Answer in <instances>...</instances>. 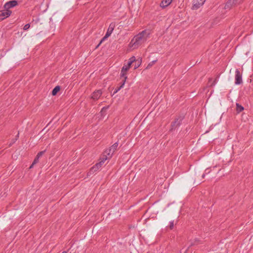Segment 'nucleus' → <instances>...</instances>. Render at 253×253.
Wrapping results in <instances>:
<instances>
[{
    "mask_svg": "<svg viewBox=\"0 0 253 253\" xmlns=\"http://www.w3.org/2000/svg\"><path fill=\"white\" fill-rule=\"evenodd\" d=\"M98 169H99V168L96 167L95 165L94 166H93L91 168L89 171L88 172L87 175H88L89 174L93 173L94 172L96 171Z\"/></svg>",
    "mask_w": 253,
    "mask_h": 253,
    "instance_id": "nucleus-16",
    "label": "nucleus"
},
{
    "mask_svg": "<svg viewBox=\"0 0 253 253\" xmlns=\"http://www.w3.org/2000/svg\"><path fill=\"white\" fill-rule=\"evenodd\" d=\"M172 0H163L160 3V6L162 8H165L171 3Z\"/></svg>",
    "mask_w": 253,
    "mask_h": 253,
    "instance_id": "nucleus-12",
    "label": "nucleus"
},
{
    "mask_svg": "<svg viewBox=\"0 0 253 253\" xmlns=\"http://www.w3.org/2000/svg\"><path fill=\"white\" fill-rule=\"evenodd\" d=\"M39 158L36 156V157L35 158V159L34 160V161L33 162V165H35V164L38 163L39 162Z\"/></svg>",
    "mask_w": 253,
    "mask_h": 253,
    "instance_id": "nucleus-21",
    "label": "nucleus"
},
{
    "mask_svg": "<svg viewBox=\"0 0 253 253\" xmlns=\"http://www.w3.org/2000/svg\"><path fill=\"white\" fill-rule=\"evenodd\" d=\"M235 73V84H240L242 83V74L238 69L236 70Z\"/></svg>",
    "mask_w": 253,
    "mask_h": 253,
    "instance_id": "nucleus-9",
    "label": "nucleus"
},
{
    "mask_svg": "<svg viewBox=\"0 0 253 253\" xmlns=\"http://www.w3.org/2000/svg\"><path fill=\"white\" fill-rule=\"evenodd\" d=\"M62 253H67V252H66V251H64V252H63Z\"/></svg>",
    "mask_w": 253,
    "mask_h": 253,
    "instance_id": "nucleus-34",
    "label": "nucleus"
},
{
    "mask_svg": "<svg viewBox=\"0 0 253 253\" xmlns=\"http://www.w3.org/2000/svg\"><path fill=\"white\" fill-rule=\"evenodd\" d=\"M30 27V24H26L23 28L24 30H27Z\"/></svg>",
    "mask_w": 253,
    "mask_h": 253,
    "instance_id": "nucleus-24",
    "label": "nucleus"
},
{
    "mask_svg": "<svg viewBox=\"0 0 253 253\" xmlns=\"http://www.w3.org/2000/svg\"><path fill=\"white\" fill-rule=\"evenodd\" d=\"M12 11L9 9H5V10L0 11V21L9 17Z\"/></svg>",
    "mask_w": 253,
    "mask_h": 253,
    "instance_id": "nucleus-6",
    "label": "nucleus"
},
{
    "mask_svg": "<svg viewBox=\"0 0 253 253\" xmlns=\"http://www.w3.org/2000/svg\"><path fill=\"white\" fill-rule=\"evenodd\" d=\"M215 81H216V80H214L213 82L212 83V84L210 85L211 86H212L213 85H214V84H215Z\"/></svg>",
    "mask_w": 253,
    "mask_h": 253,
    "instance_id": "nucleus-26",
    "label": "nucleus"
},
{
    "mask_svg": "<svg viewBox=\"0 0 253 253\" xmlns=\"http://www.w3.org/2000/svg\"><path fill=\"white\" fill-rule=\"evenodd\" d=\"M150 33L147 30H144L134 36L130 42V45L133 48L138 47L142 43H144L149 37Z\"/></svg>",
    "mask_w": 253,
    "mask_h": 253,
    "instance_id": "nucleus-1",
    "label": "nucleus"
},
{
    "mask_svg": "<svg viewBox=\"0 0 253 253\" xmlns=\"http://www.w3.org/2000/svg\"><path fill=\"white\" fill-rule=\"evenodd\" d=\"M211 80H212L211 78H209V83L211 82Z\"/></svg>",
    "mask_w": 253,
    "mask_h": 253,
    "instance_id": "nucleus-29",
    "label": "nucleus"
},
{
    "mask_svg": "<svg viewBox=\"0 0 253 253\" xmlns=\"http://www.w3.org/2000/svg\"><path fill=\"white\" fill-rule=\"evenodd\" d=\"M118 146V142L113 144L109 149H106L104 152V154H106L110 158H111L114 153L117 150Z\"/></svg>",
    "mask_w": 253,
    "mask_h": 253,
    "instance_id": "nucleus-5",
    "label": "nucleus"
},
{
    "mask_svg": "<svg viewBox=\"0 0 253 253\" xmlns=\"http://www.w3.org/2000/svg\"><path fill=\"white\" fill-rule=\"evenodd\" d=\"M173 227H174V221H172L170 222V225L169 226V228L170 230H172L173 228Z\"/></svg>",
    "mask_w": 253,
    "mask_h": 253,
    "instance_id": "nucleus-23",
    "label": "nucleus"
},
{
    "mask_svg": "<svg viewBox=\"0 0 253 253\" xmlns=\"http://www.w3.org/2000/svg\"><path fill=\"white\" fill-rule=\"evenodd\" d=\"M108 158H110V157L106 154L104 153L102 157L100 159V161L104 164V162H105V161H106Z\"/></svg>",
    "mask_w": 253,
    "mask_h": 253,
    "instance_id": "nucleus-18",
    "label": "nucleus"
},
{
    "mask_svg": "<svg viewBox=\"0 0 253 253\" xmlns=\"http://www.w3.org/2000/svg\"><path fill=\"white\" fill-rule=\"evenodd\" d=\"M208 172V173H209L210 171L209 170V169H206V171Z\"/></svg>",
    "mask_w": 253,
    "mask_h": 253,
    "instance_id": "nucleus-32",
    "label": "nucleus"
},
{
    "mask_svg": "<svg viewBox=\"0 0 253 253\" xmlns=\"http://www.w3.org/2000/svg\"><path fill=\"white\" fill-rule=\"evenodd\" d=\"M49 123L42 130V132H43V133H45L48 131V129H46L47 126L49 125Z\"/></svg>",
    "mask_w": 253,
    "mask_h": 253,
    "instance_id": "nucleus-25",
    "label": "nucleus"
},
{
    "mask_svg": "<svg viewBox=\"0 0 253 253\" xmlns=\"http://www.w3.org/2000/svg\"><path fill=\"white\" fill-rule=\"evenodd\" d=\"M19 136V134H18L16 136V137H18Z\"/></svg>",
    "mask_w": 253,
    "mask_h": 253,
    "instance_id": "nucleus-35",
    "label": "nucleus"
},
{
    "mask_svg": "<svg viewBox=\"0 0 253 253\" xmlns=\"http://www.w3.org/2000/svg\"><path fill=\"white\" fill-rule=\"evenodd\" d=\"M127 77H125V79H123L121 83V85L119 86H117L115 89H117V91H119L124 85L126 80L127 79Z\"/></svg>",
    "mask_w": 253,
    "mask_h": 253,
    "instance_id": "nucleus-14",
    "label": "nucleus"
},
{
    "mask_svg": "<svg viewBox=\"0 0 253 253\" xmlns=\"http://www.w3.org/2000/svg\"><path fill=\"white\" fill-rule=\"evenodd\" d=\"M61 87L59 85L56 86L52 91V95L55 96L60 90Z\"/></svg>",
    "mask_w": 253,
    "mask_h": 253,
    "instance_id": "nucleus-13",
    "label": "nucleus"
},
{
    "mask_svg": "<svg viewBox=\"0 0 253 253\" xmlns=\"http://www.w3.org/2000/svg\"><path fill=\"white\" fill-rule=\"evenodd\" d=\"M11 145H12V144H11V143H10V144H9V146H11Z\"/></svg>",
    "mask_w": 253,
    "mask_h": 253,
    "instance_id": "nucleus-36",
    "label": "nucleus"
},
{
    "mask_svg": "<svg viewBox=\"0 0 253 253\" xmlns=\"http://www.w3.org/2000/svg\"><path fill=\"white\" fill-rule=\"evenodd\" d=\"M45 150L40 151L38 153V154L36 156L40 158L45 153Z\"/></svg>",
    "mask_w": 253,
    "mask_h": 253,
    "instance_id": "nucleus-20",
    "label": "nucleus"
},
{
    "mask_svg": "<svg viewBox=\"0 0 253 253\" xmlns=\"http://www.w3.org/2000/svg\"><path fill=\"white\" fill-rule=\"evenodd\" d=\"M118 91H117V89H115V90L114 91L113 94L116 93Z\"/></svg>",
    "mask_w": 253,
    "mask_h": 253,
    "instance_id": "nucleus-27",
    "label": "nucleus"
},
{
    "mask_svg": "<svg viewBox=\"0 0 253 253\" xmlns=\"http://www.w3.org/2000/svg\"><path fill=\"white\" fill-rule=\"evenodd\" d=\"M206 0H196V2H194L192 7V10H197L202 6Z\"/></svg>",
    "mask_w": 253,
    "mask_h": 253,
    "instance_id": "nucleus-8",
    "label": "nucleus"
},
{
    "mask_svg": "<svg viewBox=\"0 0 253 253\" xmlns=\"http://www.w3.org/2000/svg\"><path fill=\"white\" fill-rule=\"evenodd\" d=\"M184 118V116L183 115L176 116L174 120L171 123L170 128L169 131L172 132L178 127L182 124V122Z\"/></svg>",
    "mask_w": 253,
    "mask_h": 253,
    "instance_id": "nucleus-2",
    "label": "nucleus"
},
{
    "mask_svg": "<svg viewBox=\"0 0 253 253\" xmlns=\"http://www.w3.org/2000/svg\"><path fill=\"white\" fill-rule=\"evenodd\" d=\"M103 164V163L102 162H101V161H100L99 163H97L95 164V166L96 167H97L98 168H100L101 167V166H102V165Z\"/></svg>",
    "mask_w": 253,
    "mask_h": 253,
    "instance_id": "nucleus-22",
    "label": "nucleus"
},
{
    "mask_svg": "<svg viewBox=\"0 0 253 253\" xmlns=\"http://www.w3.org/2000/svg\"><path fill=\"white\" fill-rule=\"evenodd\" d=\"M18 4V1L16 0H12L6 2L4 5V8L9 9L14 7Z\"/></svg>",
    "mask_w": 253,
    "mask_h": 253,
    "instance_id": "nucleus-7",
    "label": "nucleus"
},
{
    "mask_svg": "<svg viewBox=\"0 0 253 253\" xmlns=\"http://www.w3.org/2000/svg\"><path fill=\"white\" fill-rule=\"evenodd\" d=\"M34 165H33V163L32 164V165L30 166L29 169H32Z\"/></svg>",
    "mask_w": 253,
    "mask_h": 253,
    "instance_id": "nucleus-28",
    "label": "nucleus"
},
{
    "mask_svg": "<svg viewBox=\"0 0 253 253\" xmlns=\"http://www.w3.org/2000/svg\"><path fill=\"white\" fill-rule=\"evenodd\" d=\"M115 27V23L114 22L111 23L108 28L107 31L106 32L105 36L103 38V39L100 41V43L96 46V48L99 46V45L100 44V43H101L102 41H103L105 39H106V38H108L109 36H110V35L112 33L113 30H114Z\"/></svg>",
    "mask_w": 253,
    "mask_h": 253,
    "instance_id": "nucleus-4",
    "label": "nucleus"
},
{
    "mask_svg": "<svg viewBox=\"0 0 253 253\" xmlns=\"http://www.w3.org/2000/svg\"><path fill=\"white\" fill-rule=\"evenodd\" d=\"M102 94V91L101 89L96 90L94 91L91 95V98L93 100H98Z\"/></svg>",
    "mask_w": 253,
    "mask_h": 253,
    "instance_id": "nucleus-11",
    "label": "nucleus"
},
{
    "mask_svg": "<svg viewBox=\"0 0 253 253\" xmlns=\"http://www.w3.org/2000/svg\"><path fill=\"white\" fill-rule=\"evenodd\" d=\"M108 108V107H103L102 109V111L104 109H106Z\"/></svg>",
    "mask_w": 253,
    "mask_h": 253,
    "instance_id": "nucleus-30",
    "label": "nucleus"
},
{
    "mask_svg": "<svg viewBox=\"0 0 253 253\" xmlns=\"http://www.w3.org/2000/svg\"><path fill=\"white\" fill-rule=\"evenodd\" d=\"M205 173H204V174L202 175V178H204L205 177Z\"/></svg>",
    "mask_w": 253,
    "mask_h": 253,
    "instance_id": "nucleus-33",
    "label": "nucleus"
},
{
    "mask_svg": "<svg viewBox=\"0 0 253 253\" xmlns=\"http://www.w3.org/2000/svg\"><path fill=\"white\" fill-rule=\"evenodd\" d=\"M208 172V173H209L210 171L209 170V169H206V171Z\"/></svg>",
    "mask_w": 253,
    "mask_h": 253,
    "instance_id": "nucleus-31",
    "label": "nucleus"
},
{
    "mask_svg": "<svg viewBox=\"0 0 253 253\" xmlns=\"http://www.w3.org/2000/svg\"><path fill=\"white\" fill-rule=\"evenodd\" d=\"M237 3V0H228L226 2L224 8L225 9H230L232 7L236 5Z\"/></svg>",
    "mask_w": 253,
    "mask_h": 253,
    "instance_id": "nucleus-10",
    "label": "nucleus"
},
{
    "mask_svg": "<svg viewBox=\"0 0 253 253\" xmlns=\"http://www.w3.org/2000/svg\"><path fill=\"white\" fill-rule=\"evenodd\" d=\"M134 63H135V64L134 65V69H137V68H138L139 67V66L141 64V60H139V59H135V61H134Z\"/></svg>",
    "mask_w": 253,
    "mask_h": 253,
    "instance_id": "nucleus-17",
    "label": "nucleus"
},
{
    "mask_svg": "<svg viewBox=\"0 0 253 253\" xmlns=\"http://www.w3.org/2000/svg\"><path fill=\"white\" fill-rule=\"evenodd\" d=\"M157 61V60H153L151 62H150L147 65L146 68L147 69H148V68H151L154 64H155Z\"/></svg>",
    "mask_w": 253,
    "mask_h": 253,
    "instance_id": "nucleus-19",
    "label": "nucleus"
},
{
    "mask_svg": "<svg viewBox=\"0 0 253 253\" xmlns=\"http://www.w3.org/2000/svg\"><path fill=\"white\" fill-rule=\"evenodd\" d=\"M134 61H135V57L133 56L129 59V61L127 65H124L122 67L121 72V77L123 78V79H125V77H127L126 72L129 69L131 65L134 63Z\"/></svg>",
    "mask_w": 253,
    "mask_h": 253,
    "instance_id": "nucleus-3",
    "label": "nucleus"
},
{
    "mask_svg": "<svg viewBox=\"0 0 253 253\" xmlns=\"http://www.w3.org/2000/svg\"><path fill=\"white\" fill-rule=\"evenodd\" d=\"M236 111L237 113H240L244 110V107L237 103L236 104Z\"/></svg>",
    "mask_w": 253,
    "mask_h": 253,
    "instance_id": "nucleus-15",
    "label": "nucleus"
}]
</instances>
